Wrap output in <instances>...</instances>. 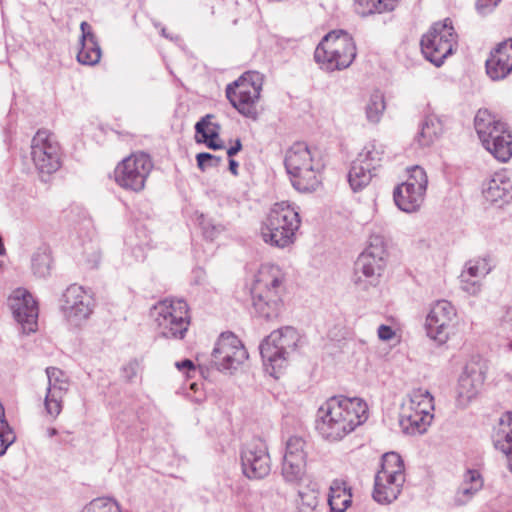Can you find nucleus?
I'll list each match as a JSON object with an SVG mask.
<instances>
[{
  "label": "nucleus",
  "mask_w": 512,
  "mask_h": 512,
  "mask_svg": "<svg viewBox=\"0 0 512 512\" xmlns=\"http://www.w3.org/2000/svg\"><path fill=\"white\" fill-rule=\"evenodd\" d=\"M400 0H357V12L363 16L390 12L395 9Z\"/></svg>",
  "instance_id": "obj_31"
},
{
  "label": "nucleus",
  "mask_w": 512,
  "mask_h": 512,
  "mask_svg": "<svg viewBox=\"0 0 512 512\" xmlns=\"http://www.w3.org/2000/svg\"><path fill=\"white\" fill-rule=\"evenodd\" d=\"M483 479L477 470H467L463 475V480L458 487L454 502L461 506L467 504L473 496L481 490Z\"/></svg>",
  "instance_id": "obj_26"
},
{
  "label": "nucleus",
  "mask_w": 512,
  "mask_h": 512,
  "mask_svg": "<svg viewBox=\"0 0 512 512\" xmlns=\"http://www.w3.org/2000/svg\"><path fill=\"white\" fill-rule=\"evenodd\" d=\"M153 167L154 163L149 154L134 152L116 165L114 180L123 190L139 193L145 189Z\"/></svg>",
  "instance_id": "obj_11"
},
{
  "label": "nucleus",
  "mask_w": 512,
  "mask_h": 512,
  "mask_svg": "<svg viewBox=\"0 0 512 512\" xmlns=\"http://www.w3.org/2000/svg\"><path fill=\"white\" fill-rule=\"evenodd\" d=\"M457 321V311L451 302L439 300L435 302L425 322L427 334L430 338L443 344L446 343Z\"/></svg>",
  "instance_id": "obj_15"
},
{
  "label": "nucleus",
  "mask_w": 512,
  "mask_h": 512,
  "mask_svg": "<svg viewBox=\"0 0 512 512\" xmlns=\"http://www.w3.org/2000/svg\"><path fill=\"white\" fill-rule=\"evenodd\" d=\"M299 497L300 501L298 503V507L300 510H310L311 512L315 511L318 506V498L314 491L300 493Z\"/></svg>",
  "instance_id": "obj_42"
},
{
  "label": "nucleus",
  "mask_w": 512,
  "mask_h": 512,
  "mask_svg": "<svg viewBox=\"0 0 512 512\" xmlns=\"http://www.w3.org/2000/svg\"><path fill=\"white\" fill-rule=\"evenodd\" d=\"M56 434H57V430H56L55 428H49V429L47 430V435H48L49 437H53V436H55Z\"/></svg>",
  "instance_id": "obj_49"
},
{
  "label": "nucleus",
  "mask_w": 512,
  "mask_h": 512,
  "mask_svg": "<svg viewBox=\"0 0 512 512\" xmlns=\"http://www.w3.org/2000/svg\"><path fill=\"white\" fill-rule=\"evenodd\" d=\"M237 168H238V163H237L235 160L231 159V160L229 161V169H230V171H231L234 175H237Z\"/></svg>",
  "instance_id": "obj_48"
},
{
  "label": "nucleus",
  "mask_w": 512,
  "mask_h": 512,
  "mask_svg": "<svg viewBox=\"0 0 512 512\" xmlns=\"http://www.w3.org/2000/svg\"><path fill=\"white\" fill-rule=\"evenodd\" d=\"M373 177V170L367 167L357 159L352 163L348 174L349 183L354 191H358L366 187Z\"/></svg>",
  "instance_id": "obj_30"
},
{
  "label": "nucleus",
  "mask_w": 512,
  "mask_h": 512,
  "mask_svg": "<svg viewBox=\"0 0 512 512\" xmlns=\"http://www.w3.org/2000/svg\"><path fill=\"white\" fill-rule=\"evenodd\" d=\"M81 48L77 53V60L84 65H95L101 59V48L92 32V27L87 22H82Z\"/></svg>",
  "instance_id": "obj_24"
},
{
  "label": "nucleus",
  "mask_w": 512,
  "mask_h": 512,
  "mask_svg": "<svg viewBox=\"0 0 512 512\" xmlns=\"http://www.w3.org/2000/svg\"><path fill=\"white\" fill-rule=\"evenodd\" d=\"M9 304L23 331L34 332L37 328L38 305L33 296L26 289L17 288L10 295Z\"/></svg>",
  "instance_id": "obj_19"
},
{
  "label": "nucleus",
  "mask_w": 512,
  "mask_h": 512,
  "mask_svg": "<svg viewBox=\"0 0 512 512\" xmlns=\"http://www.w3.org/2000/svg\"><path fill=\"white\" fill-rule=\"evenodd\" d=\"M307 443L298 436L287 440L282 462V476L287 482L299 484L307 476Z\"/></svg>",
  "instance_id": "obj_16"
},
{
  "label": "nucleus",
  "mask_w": 512,
  "mask_h": 512,
  "mask_svg": "<svg viewBox=\"0 0 512 512\" xmlns=\"http://www.w3.org/2000/svg\"><path fill=\"white\" fill-rule=\"evenodd\" d=\"M387 248L386 242L381 236L370 237L369 245L360 254L355 269L365 278L380 277L386 266Z\"/></svg>",
  "instance_id": "obj_17"
},
{
  "label": "nucleus",
  "mask_w": 512,
  "mask_h": 512,
  "mask_svg": "<svg viewBox=\"0 0 512 512\" xmlns=\"http://www.w3.org/2000/svg\"><path fill=\"white\" fill-rule=\"evenodd\" d=\"M81 512H122L119 504L107 497H99L87 503Z\"/></svg>",
  "instance_id": "obj_36"
},
{
  "label": "nucleus",
  "mask_w": 512,
  "mask_h": 512,
  "mask_svg": "<svg viewBox=\"0 0 512 512\" xmlns=\"http://www.w3.org/2000/svg\"><path fill=\"white\" fill-rule=\"evenodd\" d=\"M405 482L404 463L395 452L382 457L381 469L375 476L373 498L378 503H391L396 500Z\"/></svg>",
  "instance_id": "obj_9"
},
{
  "label": "nucleus",
  "mask_w": 512,
  "mask_h": 512,
  "mask_svg": "<svg viewBox=\"0 0 512 512\" xmlns=\"http://www.w3.org/2000/svg\"><path fill=\"white\" fill-rule=\"evenodd\" d=\"M214 116L206 115L202 118L195 126L197 136L200 135L201 138H210L211 136H217L220 131V127L218 124L212 122Z\"/></svg>",
  "instance_id": "obj_39"
},
{
  "label": "nucleus",
  "mask_w": 512,
  "mask_h": 512,
  "mask_svg": "<svg viewBox=\"0 0 512 512\" xmlns=\"http://www.w3.org/2000/svg\"><path fill=\"white\" fill-rule=\"evenodd\" d=\"M457 46V34L449 18L434 23L421 39V49L425 57L440 66Z\"/></svg>",
  "instance_id": "obj_12"
},
{
  "label": "nucleus",
  "mask_w": 512,
  "mask_h": 512,
  "mask_svg": "<svg viewBox=\"0 0 512 512\" xmlns=\"http://www.w3.org/2000/svg\"><path fill=\"white\" fill-rule=\"evenodd\" d=\"M15 437L6 421H2L0 426V455L4 454L9 445L14 441Z\"/></svg>",
  "instance_id": "obj_41"
},
{
  "label": "nucleus",
  "mask_w": 512,
  "mask_h": 512,
  "mask_svg": "<svg viewBox=\"0 0 512 512\" xmlns=\"http://www.w3.org/2000/svg\"><path fill=\"white\" fill-rule=\"evenodd\" d=\"M190 387H191L192 390H196L197 384L196 383H192Z\"/></svg>",
  "instance_id": "obj_50"
},
{
  "label": "nucleus",
  "mask_w": 512,
  "mask_h": 512,
  "mask_svg": "<svg viewBox=\"0 0 512 512\" xmlns=\"http://www.w3.org/2000/svg\"><path fill=\"white\" fill-rule=\"evenodd\" d=\"M176 367H177L179 370H184V369H186V370L188 371V373H189L190 371L195 372V365H194V363H193L191 360H189V359H185V360H183V361H181V362H177V363H176Z\"/></svg>",
  "instance_id": "obj_46"
},
{
  "label": "nucleus",
  "mask_w": 512,
  "mask_h": 512,
  "mask_svg": "<svg viewBox=\"0 0 512 512\" xmlns=\"http://www.w3.org/2000/svg\"><path fill=\"white\" fill-rule=\"evenodd\" d=\"M64 396L65 394L59 390H47L44 404L48 415L53 418L59 416L62 411Z\"/></svg>",
  "instance_id": "obj_38"
},
{
  "label": "nucleus",
  "mask_w": 512,
  "mask_h": 512,
  "mask_svg": "<svg viewBox=\"0 0 512 512\" xmlns=\"http://www.w3.org/2000/svg\"><path fill=\"white\" fill-rule=\"evenodd\" d=\"M428 184L426 172L420 166L408 169L406 181L398 185L393 193L396 205L403 211H417L424 202Z\"/></svg>",
  "instance_id": "obj_14"
},
{
  "label": "nucleus",
  "mask_w": 512,
  "mask_h": 512,
  "mask_svg": "<svg viewBox=\"0 0 512 512\" xmlns=\"http://www.w3.org/2000/svg\"><path fill=\"white\" fill-rule=\"evenodd\" d=\"M395 336L394 330L387 325H380L378 328V337L383 341L391 340Z\"/></svg>",
  "instance_id": "obj_45"
},
{
  "label": "nucleus",
  "mask_w": 512,
  "mask_h": 512,
  "mask_svg": "<svg viewBox=\"0 0 512 512\" xmlns=\"http://www.w3.org/2000/svg\"><path fill=\"white\" fill-rule=\"evenodd\" d=\"M491 270L489 261L486 258H478L470 260L466 269L462 272V278L464 281H469L471 278H481L487 275Z\"/></svg>",
  "instance_id": "obj_35"
},
{
  "label": "nucleus",
  "mask_w": 512,
  "mask_h": 512,
  "mask_svg": "<svg viewBox=\"0 0 512 512\" xmlns=\"http://www.w3.org/2000/svg\"><path fill=\"white\" fill-rule=\"evenodd\" d=\"M285 282V273L279 266L268 263L260 266L251 287L252 305L259 316L267 320L280 316Z\"/></svg>",
  "instance_id": "obj_2"
},
{
  "label": "nucleus",
  "mask_w": 512,
  "mask_h": 512,
  "mask_svg": "<svg viewBox=\"0 0 512 512\" xmlns=\"http://www.w3.org/2000/svg\"><path fill=\"white\" fill-rule=\"evenodd\" d=\"M300 224L299 213L292 204L276 202L260 222L259 235L270 246L286 248L294 243Z\"/></svg>",
  "instance_id": "obj_3"
},
{
  "label": "nucleus",
  "mask_w": 512,
  "mask_h": 512,
  "mask_svg": "<svg viewBox=\"0 0 512 512\" xmlns=\"http://www.w3.org/2000/svg\"><path fill=\"white\" fill-rule=\"evenodd\" d=\"M486 71L493 80L505 78L512 71V39L506 40L491 52Z\"/></svg>",
  "instance_id": "obj_23"
},
{
  "label": "nucleus",
  "mask_w": 512,
  "mask_h": 512,
  "mask_svg": "<svg viewBox=\"0 0 512 512\" xmlns=\"http://www.w3.org/2000/svg\"><path fill=\"white\" fill-rule=\"evenodd\" d=\"M279 339L278 335H269L260 346V353L263 360L269 363L273 369L282 368L285 361V352L279 349L274 342Z\"/></svg>",
  "instance_id": "obj_29"
},
{
  "label": "nucleus",
  "mask_w": 512,
  "mask_h": 512,
  "mask_svg": "<svg viewBox=\"0 0 512 512\" xmlns=\"http://www.w3.org/2000/svg\"><path fill=\"white\" fill-rule=\"evenodd\" d=\"M62 310L69 321L78 323L90 316L92 298L81 286L73 284L63 294Z\"/></svg>",
  "instance_id": "obj_22"
},
{
  "label": "nucleus",
  "mask_w": 512,
  "mask_h": 512,
  "mask_svg": "<svg viewBox=\"0 0 512 512\" xmlns=\"http://www.w3.org/2000/svg\"><path fill=\"white\" fill-rule=\"evenodd\" d=\"M46 373L49 381L48 389L59 390L66 394L69 389V379L67 375L56 367H48Z\"/></svg>",
  "instance_id": "obj_37"
},
{
  "label": "nucleus",
  "mask_w": 512,
  "mask_h": 512,
  "mask_svg": "<svg viewBox=\"0 0 512 512\" xmlns=\"http://www.w3.org/2000/svg\"><path fill=\"white\" fill-rule=\"evenodd\" d=\"M241 460L243 473L250 479H262L270 472V457L260 441L247 444Z\"/></svg>",
  "instance_id": "obj_21"
},
{
  "label": "nucleus",
  "mask_w": 512,
  "mask_h": 512,
  "mask_svg": "<svg viewBox=\"0 0 512 512\" xmlns=\"http://www.w3.org/2000/svg\"><path fill=\"white\" fill-rule=\"evenodd\" d=\"M357 55L353 37L344 30L327 33L314 52V59L322 69L327 71L348 68Z\"/></svg>",
  "instance_id": "obj_7"
},
{
  "label": "nucleus",
  "mask_w": 512,
  "mask_h": 512,
  "mask_svg": "<svg viewBox=\"0 0 512 512\" xmlns=\"http://www.w3.org/2000/svg\"><path fill=\"white\" fill-rule=\"evenodd\" d=\"M285 167L293 187L300 192H311L321 184L323 165L314 159L312 151L303 142L294 143L286 153Z\"/></svg>",
  "instance_id": "obj_5"
},
{
  "label": "nucleus",
  "mask_w": 512,
  "mask_h": 512,
  "mask_svg": "<svg viewBox=\"0 0 512 512\" xmlns=\"http://www.w3.org/2000/svg\"><path fill=\"white\" fill-rule=\"evenodd\" d=\"M485 375L486 365L482 360L472 359L466 364L457 386L458 399L462 404L478 395L484 384Z\"/></svg>",
  "instance_id": "obj_20"
},
{
  "label": "nucleus",
  "mask_w": 512,
  "mask_h": 512,
  "mask_svg": "<svg viewBox=\"0 0 512 512\" xmlns=\"http://www.w3.org/2000/svg\"><path fill=\"white\" fill-rule=\"evenodd\" d=\"M383 157L384 151L380 146L369 144L364 147L356 159L374 171L381 165Z\"/></svg>",
  "instance_id": "obj_34"
},
{
  "label": "nucleus",
  "mask_w": 512,
  "mask_h": 512,
  "mask_svg": "<svg viewBox=\"0 0 512 512\" xmlns=\"http://www.w3.org/2000/svg\"><path fill=\"white\" fill-rule=\"evenodd\" d=\"M150 315L157 332L166 339H184L191 325L190 307L179 298L170 297L156 302Z\"/></svg>",
  "instance_id": "obj_4"
},
{
  "label": "nucleus",
  "mask_w": 512,
  "mask_h": 512,
  "mask_svg": "<svg viewBox=\"0 0 512 512\" xmlns=\"http://www.w3.org/2000/svg\"><path fill=\"white\" fill-rule=\"evenodd\" d=\"M474 125L483 147L501 162L512 157V131L507 123L487 109H480Z\"/></svg>",
  "instance_id": "obj_6"
},
{
  "label": "nucleus",
  "mask_w": 512,
  "mask_h": 512,
  "mask_svg": "<svg viewBox=\"0 0 512 512\" xmlns=\"http://www.w3.org/2000/svg\"><path fill=\"white\" fill-rule=\"evenodd\" d=\"M242 148V144H241V141L239 139L236 140L235 142V145L234 146H231L228 150H227V155L229 157H232L233 155L237 154Z\"/></svg>",
  "instance_id": "obj_47"
},
{
  "label": "nucleus",
  "mask_w": 512,
  "mask_h": 512,
  "mask_svg": "<svg viewBox=\"0 0 512 512\" xmlns=\"http://www.w3.org/2000/svg\"><path fill=\"white\" fill-rule=\"evenodd\" d=\"M484 196L490 202L506 201L512 197V181L505 174H496L484 190Z\"/></svg>",
  "instance_id": "obj_28"
},
{
  "label": "nucleus",
  "mask_w": 512,
  "mask_h": 512,
  "mask_svg": "<svg viewBox=\"0 0 512 512\" xmlns=\"http://www.w3.org/2000/svg\"><path fill=\"white\" fill-rule=\"evenodd\" d=\"M264 83V76L257 71H247L226 88V96L242 115L255 118Z\"/></svg>",
  "instance_id": "obj_10"
},
{
  "label": "nucleus",
  "mask_w": 512,
  "mask_h": 512,
  "mask_svg": "<svg viewBox=\"0 0 512 512\" xmlns=\"http://www.w3.org/2000/svg\"><path fill=\"white\" fill-rule=\"evenodd\" d=\"M247 357V351L237 336L232 333L221 334L213 350L214 362L220 369L236 368Z\"/></svg>",
  "instance_id": "obj_18"
},
{
  "label": "nucleus",
  "mask_w": 512,
  "mask_h": 512,
  "mask_svg": "<svg viewBox=\"0 0 512 512\" xmlns=\"http://www.w3.org/2000/svg\"><path fill=\"white\" fill-rule=\"evenodd\" d=\"M59 142L52 132L46 129L37 131L31 143V159L40 174L51 175L62 164Z\"/></svg>",
  "instance_id": "obj_13"
},
{
  "label": "nucleus",
  "mask_w": 512,
  "mask_h": 512,
  "mask_svg": "<svg viewBox=\"0 0 512 512\" xmlns=\"http://www.w3.org/2000/svg\"><path fill=\"white\" fill-rule=\"evenodd\" d=\"M351 503L352 492L348 484L339 479L332 481L328 495L331 512H346Z\"/></svg>",
  "instance_id": "obj_27"
},
{
  "label": "nucleus",
  "mask_w": 512,
  "mask_h": 512,
  "mask_svg": "<svg viewBox=\"0 0 512 512\" xmlns=\"http://www.w3.org/2000/svg\"><path fill=\"white\" fill-rule=\"evenodd\" d=\"M270 335H278L274 342L278 345L279 349H282L286 354L289 349H293L296 345V333L291 328H286L284 330L274 331Z\"/></svg>",
  "instance_id": "obj_40"
},
{
  "label": "nucleus",
  "mask_w": 512,
  "mask_h": 512,
  "mask_svg": "<svg viewBox=\"0 0 512 512\" xmlns=\"http://www.w3.org/2000/svg\"><path fill=\"white\" fill-rule=\"evenodd\" d=\"M386 104L382 93L375 91L372 93L366 104V116L371 123H378L385 111Z\"/></svg>",
  "instance_id": "obj_32"
},
{
  "label": "nucleus",
  "mask_w": 512,
  "mask_h": 512,
  "mask_svg": "<svg viewBox=\"0 0 512 512\" xmlns=\"http://www.w3.org/2000/svg\"><path fill=\"white\" fill-rule=\"evenodd\" d=\"M196 160L198 167L205 170L207 167L218 166L222 159L210 153H199Z\"/></svg>",
  "instance_id": "obj_43"
},
{
  "label": "nucleus",
  "mask_w": 512,
  "mask_h": 512,
  "mask_svg": "<svg viewBox=\"0 0 512 512\" xmlns=\"http://www.w3.org/2000/svg\"><path fill=\"white\" fill-rule=\"evenodd\" d=\"M197 141L205 143L208 148L214 150L224 148L222 141L219 139V134L217 136H211L210 138L197 139Z\"/></svg>",
  "instance_id": "obj_44"
},
{
  "label": "nucleus",
  "mask_w": 512,
  "mask_h": 512,
  "mask_svg": "<svg viewBox=\"0 0 512 512\" xmlns=\"http://www.w3.org/2000/svg\"><path fill=\"white\" fill-rule=\"evenodd\" d=\"M434 400L428 390L414 389L401 406L400 425L411 435L425 433L434 418Z\"/></svg>",
  "instance_id": "obj_8"
},
{
  "label": "nucleus",
  "mask_w": 512,
  "mask_h": 512,
  "mask_svg": "<svg viewBox=\"0 0 512 512\" xmlns=\"http://www.w3.org/2000/svg\"><path fill=\"white\" fill-rule=\"evenodd\" d=\"M492 438L494 446L507 456L512 469V412H507L500 417Z\"/></svg>",
  "instance_id": "obj_25"
},
{
  "label": "nucleus",
  "mask_w": 512,
  "mask_h": 512,
  "mask_svg": "<svg viewBox=\"0 0 512 512\" xmlns=\"http://www.w3.org/2000/svg\"><path fill=\"white\" fill-rule=\"evenodd\" d=\"M509 348L512 350V341L509 343Z\"/></svg>",
  "instance_id": "obj_51"
},
{
  "label": "nucleus",
  "mask_w": 512,
  "mask_h": 512,
  "mask_svg": "<svg viewBox=\"0 0 512 512\" xmlns=\"http://www.w3.org/2000/svg\"><path fill=\"white\" fill-rule=\"evenodd\" d=\"M443 130L441 121L434 117L429 116L425 119L420 131V143L422 145H430Z\"/></svg>",
  "instance_id": "obj_33"
},
{
  "label": "nucleus",
  "mask_w": 512,
  "mask_h": 512,
  "mask_svg": "<svg viewBox=\"0 0 512 512\" xmlns=\"http://www.w3.org/2000/svg\"><path fill=\"white\" fill-rule=\"evenodd\" d=\"M368 419V405L358 397L343 395L326 399L318 408L315 429L328 442H339Z\"/></svg>",
  "instance_id": "obj_1"
}]
</instances>
